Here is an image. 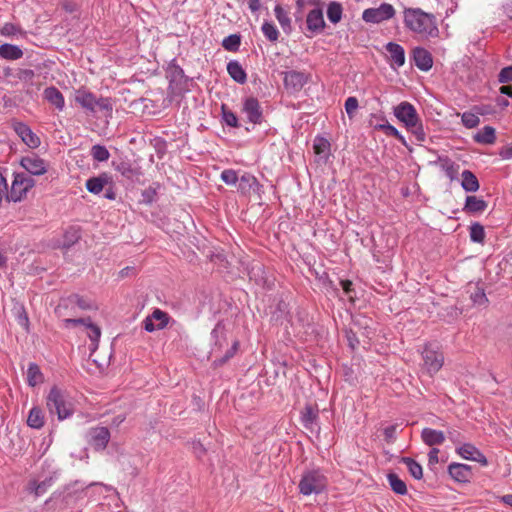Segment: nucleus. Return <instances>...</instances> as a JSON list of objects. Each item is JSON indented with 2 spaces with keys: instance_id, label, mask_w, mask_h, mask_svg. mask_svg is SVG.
<instances>
[{
  "instance_id": "43",
  "label": "nucleus",
  "mask_w": 512,
  "mask_h": 512,
  "mask_svg": "<svg viewBox=\"0 0 512 512\" xmlns=\"http://www.w3.org/2000/svg\"><path fill=\"white\" fill-rule=\"evenodd\" d=\"M91 156L98 162H105L110 157V152L104 145L96 144L91 148Z\"/></svg>"
},
{
  "instance_id": "25",
  "label": "nucleus",
  "mask_w": 512,
  "mask_h": 512,
  "mask_svg": "<svg viewBox=\"0 0 512 512\" xmlns=\"http://www.w3.org/2000/svg\"><path fill=\"white\" fill-rule=\"evenodd\" d=\"M421 439L427 446L433 447L444 443L445 434L443 431L426 427L421 431Z\"/></svg>"
},
{
  "instance_id": "37",
  "label": "nucleus",
  "mask_w": 512,
  "mask_h": 512,
  "mask_svg": "<svg viewBox=\"0 0 512 512\" xmlns=\"http://www.w3.org/2000/svg\"><path fill=\"white\" fill-rule=\"evenodd\" d=\"M44 380L43 374L36 363H30L27 369V383L31 387L42 383Z\"/></svg>"
},
{
  "instance_id": "34",
  "label": "nucleus",
  "mask_w": 512,
  "mask_h": 512,
  "mask_svg": "<svg viewBox=\"0 0 512 512\" xmlns=\"http://www.w3.org/2000/svg\"><path fill=\"white\" fill-rule=\"evenodd\" d=\"M23 51L17 45L2 44L0 45V57L6 60H18L22 58Z\"/></svg>"
},
{
  "instance_id": "17",
  "label": "nucleus",
  "mask_w": 512,
  "mask_h": 512,
  "mask_svg": "<svg viewBox=\"0 0 512 512\" xmlns=\"http://www.w3.org/2000/svg\"><path fill=\"white\" fill-rule=\"evenodd\" d=\"M90 444L96 450H104L110 440V431L107 427H93L88 432Z\"/></svg>"
},
{
  "instance_id": "42",
  "label": "nucleus",
  "mask_w": 512,
  "mask_h": 512,
  "mask_svg": "<svg viewBox=\"0 0 512 512\" xmlns=\"http://www.w3.org/2000/svg\"><path fill=\"white\" fill-rule=\"evenodd\" d=\"M240 44H241L240 34H229L222 41L223 48L230 52H237L240 48Z\"/></svg>"
},
{
  "instance_id": "50",
  "label": "nucleus",
  "mask_w": 512,
  "mask_h": 512,
  "mask_svg": "<svg viewBox=\"0 0 512 512\" xmlns=\"http://www.w3.org/2000/svg\"><path fill=\"white\" fill-rule=\"evenodd\" d=\"M470 298L472 302L478 306H484L488 303V298L482 288H477V290L471 294Z\"/></svg>"
},
{
  "instance_id": "5",
  "label": "nucleus",
  "mask_w": 512,
  "mask_h": 512,
  "mask_svg": "<svg viewBox=\"0 0 512 512\" xmlns=\"http://www.w3.org/2000/svg\"><path fill=\"white\" fill-rule=\"evenodd\" d=\"M211 338L213 340V347L211 349V354L215 356L213 360V365L215 367H219L224 365L228 360H230L238 350L239 342L234 341L233 344L226 350V352L219 356V352L224 345H227V339L225 336V327L221 322H218L214 329L211 332Z\"/></svg>"
},
{
  "instance_id": "26",
  "label": "nucleus",
  "mask_w": 512,
  "mask_h": 512,
  "mask_svg": "<svg viewBox=\"0 0 512 512\" xmlns=\"http://www.w3.org/2000/svg\"><path fill=\"white\" fill-rule=\"evenodd\" d=\"M307 27L311 31L323 29L325 27L324 12L321 8H313L309 11L306 19Z\"/></svg>"
},
{
  "instance_id": "36",
  "label": "nucleus",
  "mask_w": 512,
  "mask_h": 512,
  "mask_svg": "<svg viewBox=\"0 0 512 512\" xmlns=\"http://www.w3.org/2000/svg\"><path fill=\"white\" fill-rule=\"evenodd\" d=\"M461 176V186L466 192H476L479 189V181L470 170H464Z\"/></svg>"
},
{
  "instance_id": "27",
  "label": "nucleus",
  "mask_w": 512,
  "mask_h": 512,
  "mask_svg": "<svg viewBox=\"0 0 512 512\" xmlns=\"http://www.w3.org/2000/svg\"><path fill=\"white\" fill-rule=\"evenodd\" d=\"M300 419L304 428L313 431L315 426H317L318 409L311 405H306L301 411Z\"/></svg>"
},
{
  "instance_id": "19",
  "label": "nucleus",
  "mask_w": 512,
  "mask_h": 512,
  "mask_svg": "<svg viewBox=\"0 0 512 512\" xmlns=\"http://www.w3.org/2000/svg\"><path fill=\"white\" fill-rule=\"evenodd\" d=\"M238 189L243 194L255 193L260 195L263 191V186L259 183L257 178L251 173H244L239 178Z\"/></svg>"
},
{
  "instance_id": "60",
  "label": "nucleus",
  "mask_w": 512,
  "mask_h": 512,
  "mask_svg": "<svg viewBox=\"0 0 512 512\" xmlns=\"http://www.w3.org/2000/svg\"><path fill=\"white\" fill-rule=\"evenodd\" d=\"M448 438L452 443L460 444L462 436L459 431L452 429L448 431Z\"/></svg>"
},
{
  "instance_id": "11",
  "label": "nucleus",
  "mask_w": 512,
  "mask_h": 512,
  "mask_svg": "<svg viewBox=\"0 0 512 512\" xmlns=\"http://www.w3.org/2000/svg\"><path fill=\"white\" fill-rule=\"evenodd\" d=\"M11 126L15 133L29 148L36 149L40 146V138L31 130L27 124L13 119L11 121Z\"/></svg>"
},
{
  "instance_id": "47",
  "label": "nucleus",
  "mask_w": 512,
  "mask_h": 512,
  "mask_svg": "<svg viewBox=\"0 0 512 512\" xmlns=\"http://www.w3.org/2000/svg\"><path fill=\"white\" fill-rule=\"evenodd\" d=\"M376 129L383 131L388 136H393L402 143H405V139L403 135L395 128L393 125L389 124L388 122L384 124H379L376 126Z\"/></svg>"
},
{
  "instance_id": "64",
  "label": "nucleus",
  "mask_w": 512,
  "mask_h": 512,
  "mask_svg": "<svg viewBox=\"0 0 512 512\" xmlns=\"http://www.w3.org/2000/svg\"><path fill=\"white\" fill-rule=\"evenodd\" d=\"M503 14L512 20V1L506 2L502 5Z\"/></svg>"
},
{
  "instance_id": "56",
  "label": "nucleus",
  "mask_w": 512,
  "mask_h": 512,
  "mask_svg": "<svg viewBox=\"0 0 512 512\" xmlns=\"http://www.w3.org/2000/svg\"><path fill=\"white\" fill-rule=\"evenodd\" d=\"M35 76V73L32 69H19L17 72V77L23 81H31Z\"/></svg>"
},
{
  "instance_id": "51",
  "label": "nucleus",
  "mask_w": 512,
  "mask_h": 512,
  "mask_svg": "<svg viewBox=\"0 0 512 512\" xmlns=\"http://www.w3.org/2000/svg\"><path fill=\"white\" fill-rule=\"evenodd\" d=\"M358 108V100L356 97H348L345 101V110L347 115L352 118Z\"/></svg>"
},
{
  "instance_id": "44",
  "label": "nucleus",
  "mask_w": 512,
  "mask_h": 512,
  "mask_svg": "<svg viewBox=\"0 0 512 512\" xmlns=\"http://www.w3.org/2000/svg\"><path fill=\"white\" fill-rule=\"evenodd\" d=\"M470 239L474 243H483L485 238V230L484 227L478 223H472L470 226Z\"/></svg>"
},
{
  "instance_id": "24",
  "label": "nucleus",
  "mask_w": 512,
  "mask_h": 512,
  "mask_svg": "<svg viewBox=\"0 0 512 512\" xmlns=\"http://www.w3.org/2000/svg\"><path fill=\"white\" fill-rule=\"evenodd\" d=\"M108 184H111V177L107 173H101L97 177H91L86 181V189L90 193L98 195Z\"/></svg>"
},
{
  "instance_id": "2",
  "label": "nucleus",
  "mask_w": 512,
  "mask_h": 512,
  "mask_svg": "<svg viewBox=\"0 0 512 512\" xmlns=\"http://www.w3.org/2000/svg\"><path fill=\"white\" fill-rule=\"evenodd\" d=\"M394 116L404 124L407 130H409L418 141H424L426 134L422 125V121L415 109V107L407 102L403 101L393 108Z\"/></svg>"
},
{
  "instance_id": "61",
  "label": "nucleus",
  "mask_w": 512,
  "mask_h": 512,
  "mask_svg": "<svg viewBox=\"0 0 512 512\" xmlns=\"http://www.w3.org/2000/svg\"><path fill=\"white\" fill-rule=\"evenodd\" d=\"M8 194V186L6 178L3 176V174L0 172V199H2L3 196L7 198Z\"/></svg>"
},
{
  "instance_id": "31",
  "label": "nucleus",
  "mask_w": 512,
  "mask_h": 512,
  "mask_svg": "<svg viewBox=\"0 0 512 512\" xmlns=\"http://www.w3.org/2000/svg\"><path fill=\"white\" fill-rule=\"evenodd\" d=\"M229 76L237 83L244 84L247 81V74L242 65L237 60H232L227 64Z\"/></svg>"
},
{
  "instance_id": "22",
  "label": "nucleus",
  "mask_w": 512,
  "mask_h": 512,
  "mask_svg": "<svg viewBox=\"0 0 512 512\" xmlns=\"http://www.w3.org/2000/svg\"><path fill=\"white\" fill-rule=\"evenodd\" d=\"M166 73L167 78H169V90L171 91L170 94H180L181 91H176V86L184 79L183 69L173 61L169 64Z\"/></svg>"
},
{
  "instance_id": "49",
  "label": "nucleus",
  "mask_w": 512,
  "mask_h": 512,
  "mask_svg": "<svg viewBox=\"0 0 512 512\" xmlns=\"http://www.w3.org/2000/svg\"><path fill=\"white\" fill-rule=\"evenodd\" d=\"M221 180L227 185H235L239 181V177L235 170L225 169L221 172Z\"/></svg>"
},
{
  "instance_id": "16",
  "label": "nucleus",
  "mask_w": 512,
  "mask_h": 512,
  "mask_svg": "<svg viewBox=\"0 0 512 512\" xmlns=\"http://www.w3.org/2000/svg\"><path fill=\"white\" fill-rule=\"evenodd\" d=\"M448 474L458 483H468L473 477L472 467L467 464L453 462L448 465Z\"/></svg>"
},
{
  "instance_id": "3",
  "label": "nucleus",
  "mask_w": 512,
  "mask_h": 512,
  "mask_svg": "<svg viewBox=\"0 0 512 512\" xmlns=\"http://www.w3.org/2000/svg\"><path fill=\"white\" fill-rule=\"evenodd\" d=\"M328 486V478L320 468L307 469L298 483L299 493L303 496L323 493Z\"/></svg>"
},
{
  "instance_id": "48",
  "label": "nucleus",
  "mask_w": 512,
  "mask_h": 512,
  "mask_svg": "<svg viewBox=\"0 0 512 512\" xmlns=\"http://www.w3.org/2000/svg\"><path fill=\"white\" fill-rule=\"evenodd\" d=\"M462 124L469 129L475 128L480 123V118L471 112H464L461 116Z\"/></svg>"
},
{
  "instance_id": "29",
  "label": "nucleus",
  "mask_w": 512,
  "mask_h": 512,
  "mask_svg": "<svg viewBox=\"0 0 512 512\" xmlns=\"http://www.w3.org/2000/svg\"><path fill=\"white\" fill-rule=\"evenodd\" d=\"M330 142L322 137V136H316L313 142V149L316 156L326 162L330 156Z\"/></svg>"
},
{
  "instance_id": "35",
  "label": "nucleus",
  "mask_w": 512,
  "mask_h": 512,
  "mask_svg": "<svg viewBox=\"0 0 512 512\" xmlns=\"http://www.w3.org/2000/svg\"><path fill=\"white\" fill-rule=\"evenodd\" d=\"M474 140L480 144H493L496 140L495 129L492 126H484L474 135Z\"/></svg>"
},
{
  "instance_id": "12",
  "label": "nucleus",
  "mask_w": 512,
  "mask_h": 512,
  "mask_svg": "<svg viewBox=\"0 0 512 512\" xmlns=\"http://www.w3.org/2000/svg\"><path fill=\"white\" fill-rule=\"evenodd\" d=\"M243 113H245L248 122L257 125L263 121V110L260 102L255 97H247L243 101L242 107Z\"/></svg>"
},
{
  "instance_id": "62",
  "label": "nucleus",
  "mask_w": 512,
  "mask_h": 512,
  "mask_svg": "<svg viewBox=\"0 0 512 512\" xmlns=\"http://www.w3.org/2000/svg\"><path fill=\"white\" fill-rule=\"evenodd\" d=\"M0 32L12 33V32H24V31L22 30V28L16 26L13 23H5V25L3 26V28L1 29Z\"/></svg>"
},
{
  "instance_id": "59",
  "label": "nucleus",
  "mask_w": 512,
  "mask_h": 512,
  "mask_svg": "<svg viewBox=\"0 0 512 512\" xmlns=\"http://www.w3.org/2000/svg\"><path fill=\"white\" fill-rule=\"evenodd\" d=\"M439 449L438 448H432L428 453V463L429 465H435L439 462Z\"/></svg>"
},
{
  "instance_id": "54",
  "label": "nucleus",
  "mask_w": 512,
  "mask_h": 512,
  "mask_svg": "<svg viewBox=\"0 0 512 512\" xmlns=\"http://www.w3.org/2000/svg\"><path fill=\"white\" fill-rule=\"evenodd\" d=\"M142 202L145 204H151L155 201L156 190L152 187H149L142 191Z\"/></svg>"
},
{
  "instance_id": "52",
  "label": "nucleus",
  "mask_w": 512,
  "mask_h": 512,
  "mask_svg": "<svg viewBox=\"0 0 512 512\" xmlns=\"http://www.w3.org/2000/svg\"><path fill=\"white\" fill-rule=\"evenodd\" d=\"M96 102H97V108H99L102 111L109 112L110 114L112 113L113 104H112V101L110 98H107V97L97 98L96 97Z\"/></svg>"
},
{
  "instance_id": "38",
  "label": "nucleus",
  "mask_w": 512,
  "mask_h": 512,
  "mask_svg": "<svg viewBox=\"0 0 512 512\" xmlns=\"http://www.w3.org/2000/svg\"><path fill=\"white\" fill-rule=\"evenodd\" d=\"M114 169L127 179H133L137 175V171L132 167L129 161L121 160L120 162H113Z\"/></svg>"
},
{
  "instance_id": "45",
  "label": "nucleus",
  "mask_w": 512,
  "mask_h": 512,
  "mask_svg": "<svg viewBox=\"0 0 512 512\" xmlns=\"http://www.w3.org/2000/svg\"><path fill=\"white\" fill-rule=\"evenodd\" d=\"M274 13L282 29H288L290 27L291 21L287 10H285L281 5H276L274 8Z\"/></svg>"
},
{
  "instance_id": "63",
  "label": "nucleus",
  "mask_w": 512,
  "mask_h": 512,
  "mask_svg": "<svg viewBox=\"0 0 512 512\" xmlns=\"http://www.w3.org/2000/svg\"><path fill=\"white\" fill-rule=\"evenodd\" d=\"M499 155L503 159H510V158H512V145H507V146L503 147L500 150Z\"/></svg>"
},
{
  "instance_id": "6",
  "label": "nucleus",
  "mask_w": 512,
  "mask_h": 512,
  "mask_svg": "<svg viewBox=\"0 0 512 512\" xmlns=\"http://www.w3.org/2000/svg\"><path fill=\"white\" fill-rule=\"evenodd\" d=\"M34 179L26 173H15L14 179L11 184V189L8 191L7 200L12 202H19L24 199L27 192L34 187Z\"/></svg>"
},
{
  "instance_id": "7",
  "label": "nucleus",
  "mask_w": 512,
  "mask_h": 512,
  "mask_svg": "<svg viewBox=\"0 0 512 512\" xmlns=\"http://www.w3.org/2000/svg\"><path fill=\"white\" fill-rule=\"evenodd\" d=\"M45 470H47L48 475L43 480H31L28 483V490L31 493H34L35 496L44 494L59 476V469L55 467L52 461H44L43 471Z\"/></svg>"
},
{
  "instance_id": "13",
  "label": "nucleus",
  "mask_w": 512,
  "mask_h": 512,
  "mask_svg": "<svg viewBox=\"0 0 512 512\" xmlns=\"http://www.w3.org/2000/svg\"><path fill=\"white\" fill-rule=\"evenodd\" d=\"M21 166L31 175L40 176L47 172L48 164L37 154H31L23 157L20 161Z\"/></svg>"
},
{
  "instance_id": "46",
  "label": "nucleus",
  "mask_w": 512,
  "mask_h": 512,
  "mask_svg": "<svg viewBox=\"0 0 512 512\" xmlns=\"http://www.w3.org/2000/svg\"><path fill=\"white\" fill-rule=\"evenodd\" d=\"M222 120L230 127L238 128L240 126L238 118L234 112L226 109L225 105H222Z\"/></svg>"
},
{
  "instance_id": "57",
  "label": "nucleus",
  "mask_w": 512,
  "mask_h": 512,
  "mask_svg": "<svg viewBox=\"0 0 512 512\" xmlns=\"http://www.w3.org/2000/svg\"><path fill=\"white\" fill-rule=\"evenodd\" d=\"M192 448H193L194 454L198 458L203 457L205 455V453H206V448L204 447V445L200 441H194L192 443Z\"/></svg>"
},
{
  "instance_id": "9",
  "label": "nucleus",
  "mask_w": 512,
  "mask_h": 512,
  "mask_svg": "<svg viewBox=\"0 0 512 512\" xmlns=\"http://www.w3.org/2000/svg\"><path fill=\"white\" fill-rule=\"evenodd\" d=\"M65 327L83 325L85 326L89 332L88 337L91 340L90 351L91 353L95 352L98 348L99 340L101 337V329L99 326L91 322L89 317L87 318H77L71 319L67 318L63 320Z\"/></svg>"
},
{
  "instance_id": "20",
  "label": "nucleus",
  "mask_w": 512,
  "mask_h": 512,
  "mask_svg": "<svg viewBox=\"0 0 512 512\" xmlns=\"http://www.w3.org/2000/svg\"><path fill=\"white\" fill-rule=\"evenodd\" d=\"M412 59L415 66L421 71H429L433 66L431 53L422 47H415L412 50Z\"/></svg>"
},
{
  "instance_id": "15",
  "label": "nucleus",
  "mask_w": 512,
  "mask_h": 512,
  "mask_svg": "<svg viewBox=\"0 0 512 512\" xmlns=\"http://www.w3.org/2000/svg\"><path fill=\"white\" fill-rule=\"evenodd\" d=\"M456 453L463 459L478 462L482 466L488 464L486 456L472 443H463L456 447Z\"/></svg>"
},
{
  "instance_id": "1",
  "label": "nucleus",
  "mask_w": 512,
  "mask_h": 512,
  "mask_svg": "<svg viewBox=\"0 0 512 512\" xmlns=\"http://www.w3.org/2000/svg\"><path fill=\"white\" fill-rule=\"evenodd\" d=\"M46 407L49 414L56 415L59 421L70 418L75 411L73 399L57 386H53L46 396Z\"/></svg>"
},
{
  "instance_id": "53",
  "label": "nucleus",
  "mask_w": 512,
  "mask_h": 512,
  "mask_svg": "<svg viewBox=\"0 0 512 512\" xmlns=\"http://www.w3.org/2000/svg\"><path fill=\"white\" fill-rule=\"evenodd\" d=\"M512 81V65L501 69L498 74L499 83H508Z\"/></svg>"
},
{
  "instance_id": "14",
  "label": "nucleus",
  "mask_w": 512,
  "mask_h": 512,
  "mask_svg": "<svg viewBox=\"0 0 512 512\" xmlns=\"http://www.w3.org/2000/svg\"><path fill=\"white\" fill-rule=\"evenodd\" d=\"M168 322L169 315L160 309H155L143 320V328L147 332H154L165 328Z\"/></svg>"
},
{
  "instance_id": "32",
  "label": "nucleus",
  "mask_w": 512,
  "mask_h": 512,
  "mask_svg": "<svg viewBox=\"0 0 512 512\" xmlns=\"http://www.w3.org/2000/svg\"><path fill=\"white\" fill-rule=\"evenodd\" d=\"M45 424V415L39 406L30 409L27 417V425L33 429H41Z\"/></svg>"
},
{
  "instance_id": "21",
  "label": "nucleus",
  "mask_w": 512,
  "mask_h": 512,
  "mask_svg": "<svg viewBox=\"0 0 512 512\" xmlns=\"http://www.w3.org/2000/svg\"><path fill=\"white\" fill-rule=\"evenodd\" d=\"M75 101L87 112H90L92 114L96 112V96L92 92L86 89H78L75 92Z\"/></svg>"
},
{
  "instance_id": "58",
  "label": "nucleus",
  "mask_w": 512,
  "mask_h": 512,
  "mask_svg": "<svg viewBox=\"0 0 512 512\" xmlns=\"http://www.w3.org/2000/svg\"><path fill=\"white\" fill-rule=\"evenodd\" d=\"M74 299L78 307H80L83 310H90L93 308V304L86 301L84 298L80 297L79 295H74Z\"/></svg>"
},
{
  "instance_id": "8",
  "label": "nucleus",
  "mask_w": 512,
  "mask_h": 512,
  "mask_svg": "<svg viewBox=\"0 0 512 512\" xmlns=\"http://www.w3.org/2000/svg\"><path fill=\"white\" fill-rule=\"evenodd\" d=\"M422 358L424 362V369L432 376L436 374L443 366L444 356L439 351V348L434 343L426 344L422 351Z\"/></svg>"
},
{
  "instance_id": "30",
  "label": "nucleus",
  "mask_w": 512,
  "mask_h": 512,
  "mask_svg": "<svg viewBox=\"0 0 512 512\" xmlns=\"http://www.w3.org/2000/svg\"><path fill=\"white\" fill-rule=\"evenodd\" d=\"M488 203L476 196H467L463 210L470 214H479L486 210Z\"/></svg>"
},
{
  "instance_id": "28",
  "label": "nucleus",
  "mask_w": 512,
  "mask_h": 512,
  "mask_svg": "<svg viewBox=\"0 0 512 512\" xmlns=\"http://www.w3.org/2000/svg\"><path fill=\"white\" fill-rule=\"evenodd\" d=\"M43 97L50 104L54 105L59 111L65 107V100L60 90L54 86L47 87L43 92Z\"/></svg>"
},
{
  "instance_id": "40",
  "label": "nucleus",
  "mask_w": 512,
  "mask_h": 512,
  "mask_svg": "<svg viewBox=\"0 0 512 512\" xmlns=\"http://www.w3.org/2000/svg\"><path fill=\"white\" fill-rule=\"evenodd\" d=\"M81 235L78 229L71 227L68 230L65 231L63 235V241L61 243V248L68 250L70 247H72L78 240L80 239Z\"/></svg>"
},
{
  "instance_id": "23",
  "label": "nucleus",
  "mask_w": 512,
  "mask_h": 512,
  "mask_svg": "<svg viewBox=\"0 0 512 512\" xmlns=\"http://www.w3.org/2000/svg\"><path fill=\"white\" fill-rule=\"evenodd\" d=\"M386 50L389 53L391 68L396 70L405 64V51L401 45L389 42L386 45Z\"/></svg>"
},
{
  "instance_id": "39",
  "label": "nucleus",
  "mask_w": 512,
  "mask_h": 512,
  "mask_svg": "<svg viewBox=\"0 0 512 512\" xmlns=\"http://www.w3.org/2000/svg\"><path fill=\"white\" fill-rule=\"evenodd\" d=\"M387 480L393 492L399 495H405L407 493L406 483L398 477L395 473H389Z\"/></svg>"
},
{
  "instance_id": "10",
  "label": "nucleus",
  "mask_w": 512,
  "mask_h": 512,
  "mask_svg": "<svg viewBox=\"0 0 512 512\" xmlns=\"http://www.w3.org/2000/svg\"><path fill=\"white\" fill-rule=\"evenodd\" d=\"M395 14L394 7L389 3H382L377 7L365 9L362 18L367 23H380L391 19Z\"/></svg>"
},
{
  "instance_id": "41",
  "label": "nucleus",
  "mask_w": 512,
  "mask_h": 512,
  "mask_svg": "<svg viewBox=\"0 0 512 512\" xmlns=\"http://www.w3.org/2000/svg\"><path fill=\"white\" fill-rule=\"evenodd\" d=\"M401 462L406 465L410 475L413 478H415L417 480L422 479L423 469H422V466L417 461H415L414 459H412L410 457H403L401 459Z\"/></svg>"
},
{
  "instance_id": "18",
  "label": "nucleus",
  "mask_w": 512,
  "mask_h": 512,
  "mask_svg": "<svg viewBox=\"0 0 512 512\" xmlns=\"http://www.w3.org/2000/svg\"><path fill=\"white\" fill-rule=\"evenodd\" d=\"M307 80L308 78L305 73L295 70L287 71L284 75L285 88L291 92L300 91L307 83Z\"/></svg>"
},
{
  "instance_id": "4",
  "label": "nucleus",
  "mask_w": 512,
  "mask_h": 512,
  "mask_svg": "<svg viewBox=\"0 0 512 512\" xmlns=\"http://www.w3.org/2000/svg\"><path fill=\"white\" fill-rule=\"evenodd\" d=\"M404 22L412 32H437L436 18L431 13H426L420 8H408L404 10Z\"/></svg>"
},
{
  "instance_id": "55",
  "label": "nucleus",
  "mask_w": 512,
  "mask_h": 512,
  "mask_svg": "<svg viewBox=\"0 0 512 512\" xmlns=\"http://www.w3.org/2000/svg\"><path fill=\"white\" fill-rule=\"evenodd\" d=\"M340 285L345 293V295L350 299L353 300V283L350 280H341Z\"/></svg>"
},
{
  "instance_id": "33",
  "label": "nucleus",
  "mask_w": 512,
  "mask_h": 512,
  "mask_svg": "<svg viewBox=\"0 0 512 512\" xmlns=\"http://www.w3.org/2000/svg\"><path fill=\"white\" fill-rule=\"evenodd\" d=\"M343 7L342 4L336 1H331L326 6V16L329 22L337 24L342 19Z\"/></svg>"
}]
</instances>
